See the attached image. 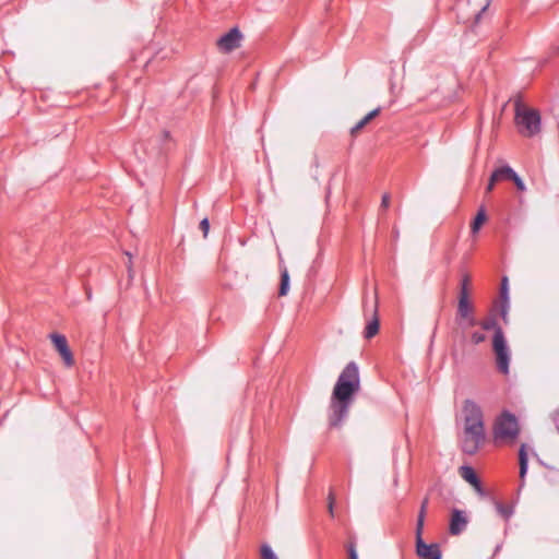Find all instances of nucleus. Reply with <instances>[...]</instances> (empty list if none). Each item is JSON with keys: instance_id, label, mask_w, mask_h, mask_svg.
I'll list each match as a JSON object with an SVG mask.
<instances>
[{"instance_id": "27", "label": "nucleus", "mask_w": 559, "mask_h": 559, "mask_svg": "<svg viewBox=\"0 0 559 559\" xmlns=\"http://www.w3.org/2000/svg\"><path fill=\"white\" fill-rule=\"evenodd\" d=\"M367 123H368V121L365 118L360 119L355 126L352 127L350 133L355 134L360 129H362Z\"/></svg>"}, {"instance_id": "12", "label": "nucleus", "mask_w": 559, "mask_h": 559, "mask_svg": "<svg viewBox=\"0 0 559 559\" xmlns=\"http://www.w3.org/2000/svg\"><path fill=\"white\" fill-rule=\"evenodd\" d=\"M500 296H501V308H500V316L502 320L507 323L508 322V311H509V286H508V277L504 276L501 281V287H500Z\"/></svg>"}, {"instance_id": "17", "label": "nucleus", "mask_w": 559, "mask_h": 559, "mask_svg": "<svg viewBox=\"0 0 559 559\" xmlns=\"http://www.w3.org/2000/svg\"><path fill=\"white\" fill-rule=\"evenodd\" d=\"M290 277L286 267L281 271V283L278 288L280 296H286L289 290Z\"/></svg>"}, {"instance_id": "7", "label": "nucleus", "mask_w": 559, "mask_h": 559, "mask_svg": "<svg viewBox=\"0 0 559 559\" xmlns=\"http://www.w3.org/2000/svg\"><path fill=\"white\" fill-rule=\"evenodd\" d=\"M416 552L421 559H442L439 544H426L423 539V531H416Z\"/></svg>"}, {"instance_id": "35", "label": "nucleus", "mask_w": 559, "mask_h": 559, "mask_svg": "<svg viewBox=\"0 0 559 559\" xmlns=\"http://www.w3.org/2000/svg\"><path fill=\"white\" fill-rule=\"evenodd\" d=\"M150 62H151V59H146V60H145V63H144V67H145V68H147V67H148V64H150Z\"/></svg>"}, {"instance_id": "29", "label": "nucleus", "mask_w": 559, "mask_h": 559, "mask_svg": "<svg viewBox=\"0 0 559 559\" xmlns=\"http://www.w3.org/2000/svg\"><path fill=\"white\" fill-rule=\"evenodd\" d=\"M200 228L202 229L204 237H206L209 229H210V222L207 218H203L200 222Z\"/></svg>"}, {"instance_id": "14", "label": "nucleus", "mask_w": 559, "mask_h": 559, "mask_svg": "<svg viewBox=\"0 0 559 559\" xmlns=\"http://www.w3.org/2000/svg\"><path fill=\"white\" fill-rule=\"evenodd\" d=\"M519 464H520V477L524 479L528 471V457L526 452V444H522L519 450Z\"/></svg>"}, {"instance_id": "38", "label": "nucleus", "mask_w": 559, "mask_h": 559, "mask_svg": "<svg viewBox=\"0 0 559 559\" xmlns=\"http://www.w3.org/2000/svg\"><path fill=\"white\" fill-rule=\"evenodd\" d=\"M557 429H558V431H559V426H557Z\"/></svg>"}, {"instance_id": "11", "label": "nucleus", "mask_w": 559, "mask_h": 559, "mask_svg": "<svg viewBox=\"0 0 559 559\" xmlns=\"http://www.w3.org/2000/svg\"><path fill=\"white\" fill-rule=\"evenodd\" d=\"M456 314L459 319L466 320L468 326L477 324L473 314V305L471 304L469 298L465 297V295L459 296Z\"/></svg>"}, {"instance_id": "20", "label": "nucleus", "mask_w": 559, "mask_h": 559, "mask_svg": "<svg viewBox=\"0 0 559 559\" xmlns=\"http://www.w3.org/2000/svg\"><path fill=\"white\" fill-rule=\"evenodd\" d=\"M496 510L497 512L503 516L507 521L511 519V516L514 514V508L513 506H504L501 502H496Z\"/></svg>"}, {"instance_id": "5", "label": "nucleus", "mask_w": 559, "mask_h": 559, "mask_svg": "<svg viewBox=\"0 0 559 559\" xmlns=\"http://www.w3.org/2000/svg\"><path fill=\"white\" fill-rule=\"evenodd\" d=\"M519 435V424L515 415L504 412L496 426V436L514 439Z\"/></svg>"}, {"instance_id": "16", "label": "nucleus", "mask_w": 559, "mask_h": 559, "mask_svg": "<svg viewBox=\"0 0 559 559\" xmlns=\"http://www.w3.org/2000/svg\"><path fill=\"white\" fill-rule=\"evenodd\" d=\"M489 4L490 2H486V4L480 8H473V12L471 15L462 17L463 22H469L473 19L474 23L478 24L480 22L483 14L487 11Z\"/></svg>"}, {"instance_id": "25", "label": "nucleus", "mask_w": 559, "mask_h": 559, "mask_svg": "<svg viewBox=\"0 0 559 559\" xmlns=\"http://www.w3.org/2000/svg\"><path fill=\"white\" fill-rule=\"evenodd\" d=\"M471 340L474 344H480L483 342H485L486 340V335L484 333H480V332H473L472 335H471Z\"/></svg>"}, {"instance_id": "33", "label": "nucleus", "mask_w": 559, "mask_h": 559, "mask_svg": "<svg viewBox=\"0 0 559 559\" xmlns=\"http://www.w3.org/2000/svg\"><path fill=\"white\" fill-rule=\"evenodd\" d=\"M472 486H473V487L477 490V492H479L480 495H483V493H484V491H483V486H481V481H480V479H479V478H478V483H477V485H472Z\"/></svg>"}, {"instance_id": "28", "label": "nucleus", "mask_w": 559, "mask_h": 559, "mask_svg": "<svg viewBox=\"0 0 559 559\" xmlns=\"http://www.w3.org/2000/svg\"><path fill=\"white\" fill-rule=\"evenodd\" d=\"M474 2H465V1H462V2H456V11L457 12H465L467 11V9L473 4Z\"/></svg>"}, {"instance_id": "36", "label": "nucleus", "mask_w": 559, "mask_h": 559, "mask_svg": "<svg viewBox=\"0 0 559 559\" xmlns=\"http://www.w3.org/2000/svg\"><path fill=\"white\" fill-rule=\"evenodd\" d=\"M128 271H129V276L131 277V271L132 270H131V265L130 264L128 265Z\"/></svg>"}, {"instance_id": "23", "label": "nucleus", "mask_w": 559, "mask_h": 559, "mask_svg": "<svg viewBox=\"0 0 559 559\" xmlns=\"http://www.w3.org/2000/svg\"><path fill=\"white\" fill-rule=\"evenodd\" d=\"M468 283H469L468 275H463L462 280H461V288H460L459 296L465 295V297H468Z\"/></svg>"}, {"instance_id": "32", "label": "nucleus", "mask_w": 559, "mask_h": 559, "mask_svg": "<svg viewBox=\"0 0 559 559\" xmlns=\"http://www.w3.org/2000/svg\"><path fill=\"white\" fill-rule=\"evenodd\" d=\"M390 204V197L388 193L383 194L382 195V199H381V207L383 209H386Z\"/></svg>"}, {"instance_id": "34", "label": "nucleus", "mask_w": 559, "mask_h": 559, "mask_svg": "<svg viewBox=\"0 0 559 559\" xmlns=\"http://www.w3.org/2000/svg\"><path fill=\"white\" fill-rule=\"evenodd\" d=\"M86 296H87V300H91V299H92V293H91V290H87V292H86Z\"/></svg>"}, {"instance_id": "21", "label": "nucleus", "mask_w": 559, "mask_h": 559, "mask_svg": "<svg viewBox=\"0 0 559 559\" xmlns=\"http://www.w3.org/2000/svg\"><path fill=\"white\" fill-rule=\"evenodd\" d=\"M480 326L483 330H486V331L493 330L495 333L497 332V329H501V326L498 325L495 317H490L487 320L480 322Z\"/></svg>"}, {"instance_id": "30", "label": "nucleus", "mask_w": 559, "mask_h": 559, "mask_svg": "<svg viewBox=\"0 0 559 559\" xmlns=\"http://www.w3.org/2000/svg\"><path fill=\"white\" fill-rule=\"evenodd\" d=\"M347 550H348L349 559H358V554H357L356 546L354 543L348 545Z\"/></svg>"}, {"instance_id": "6", "label": "nucleus", "mask_w": 559, "mask_h": 559, "mask_svg": "<svg viewBox=\"0 0 559 559\" xmlns=\"http://www.w3.org/2000/svg\"><path fill=\"white\" fill-rule=\"evenodd\" d=\"M498 178H506L512 180L518 190L524 191L526 189L523 179L511 168L510 166H503L497 168L490 176L489 182L486 187V190L489 192L493 189L495 182Z\"/></svg>"}, {"instance_id": "3", "label": "nucleus", "mask_w": 559, "mask_h": 559, "mask_svg": "<svg viewBox=\"0 0 559 559\" xmlns=\"http://www.w3.org/2000/svg\"><path fill=\"white\" fill-rule=\"evenodd\" d=\"M515 122L520 128V130L526 136H535L540 132V115L535 109H521V103L518 100L515 103Z\"/></svg>"}, {"instance_id": "31", "label": "nucleus", "mask_w": 559, "mask_h": 559, "mask_svg": "<svg viewBox=\"0 0 559 559\" xmlns=\"http://www.w3.org/2000/svg\"><path fill=\"white\" fill-rule=\"evenodd\" d=\"M380 112V107L369 111L364 118L369 122L371 119L377 117Z\"/></svg>"}, {"instance_id": "19", "label": "nucleus", "mask_w": 559, "mask_h": 559, "mask_svg": "<svg viewBox=\"0 0 559 559\" xmlns=\"http://www.w3.org/2000/svg\"><path fill=\"white\" fill-rule=\"evenodd\" d=\"M427 506H428V498H425L420 504V509L417 515V522H416V531H423L424 530V523H425V516L427 512Z\"/></svg>"}, {"instance_id": "4", "label": "nucleus", "mask_w": 559, "mask_h": 559, "mask_svg": "<svg viewBox=\"0 0 559 559\" xmlns=\"http://www.w3.org/2000/svg\"><path fill=\"white\" fill-rule=\"evenodd\" d=\"M492 347L497 358V367L503 374L509 373L510 349L502 329H497L493 334Z\"/></svg>"}, {"instance_id": "13", "label": "nucleus", "mask_w": 559, "mask_h": 559, "mask_svg": "<svg viewBox=\"0 0 559 559\" xmlns=\"http://www.w3.org/2000/svg\"><path fill=\"white\" fill-rule=\"evenodd\" d=\"M377 311L378 306L376 301L373 306V318L368 322L364 331V337L367 340L372 338L379 332L380 323Z\"/></svg>"}, {"instance_id": "8", "label": "nucleus", "mask_w": 559, "mask_h": 559, "mask_svg": "<svg viewBox=\"0 0 559 559\" xmlns=\"http://www.w3.org/2000/svg\"><path fill=\"white\" fill-rule=\"evenodd\" d=\"M241 40L242 34L240 29L237 26H235L230 28L227 33L222 35L217 39L216 45L221 51L230 52L241 45Z\"/></svg>"}, {"instance_id": "1", "label": "nucleus", "mask_w": 559, "mask_h": 559, "mask_svg": "<svg viewBox=\"0 0 559 559\" xmlns=\"http://www.w3.org/2000/svg\"><path fill=\"white\" fill-rule=\"evenodd\" d=\"M359 390L358 365L355 361H349L340 373L331 394L328 415L330 428L343 426Z\"/></svg>"}, {"instance_id": "24", "label": "nucleus", "mask_w": 559, "mask_h": 559, "mask_svg": "<svg viewBox=\"0 0 559 559\" xmlns=\"http://www.w3.org/2000/svg\"><path fill=\"white\" fill-rule=\"evenodd\" d=\"M334 501H335L334 492L331 489L329 492V496H328V502H329L328 508H329V513L331 516H334Z\"/></svg>"}, {"instance_id": "18", "label": "nucleus", "mask_w": 559, "mask_h": 559, "mask_svg": "<svg viewBox=\"0 0 559 559\" xmlns=\"http://www.w3.org/2000/svg\"><path fill=\"white\" fill-rule=\"evenodd\" d=\"M486 221V212L484 207H480L472 223L471 229L473 234H476L479 231L480 226Z\"/></svg>"}, {"instance_id": "15", "label": "nucleus", "mask_w": 559, "mask_h": 559, "mask_svg": "<svg viewBox=\"0 0 559 559\" xmlns=\"http://www.w3.org/2000/svg\"><path fill=\"white\" fill-rule=\"evenodd\" d=\"M460 475L462 478L471 485H477L478 476L475 469L469 465H463L460 467Z\"/></svg>"}, {"instance_id": "9", "label": "nucleus", "mask_w": 559, "mask_h": 559, "mask_svg": "<svg viewBox=\"0 0 559 559\" xmlns=\"http://www.w3.org/2000/svg\"><path fill=\"white\" fill-rule=\"evenodd\" d=\"M51 343L53 344L56 350L61 356L64 365L67 367H72L74 365V358L72 350L69 347L67 337L60 333H51L49 335Z\"/></svg>"}, {"instance_id": "10", "label": "nucleus", "mask_w": 559, "mask_h": 559, "mask_svg": "<svg viewBox=\"0 0 559 559\" xmlns=\"http://www.w3.org/2000/svg\"><path fill=\"white\" fill-rule=\"evenodd\" d=\"M468 523V519L464 511L460 509H453L451 512L449 532L453 536L462 534Z\"/></svg>"}, {"instance_id": "26", "label": "nucleus", "mask_w": 559, "mask_h": 559, "mask_svg": "<svg viewBox=\"0 0 559 559\" xmlns=\"http://www.w3.org/2000/svg\"><path fill=\"white\" fill-rule=\"evenodd\" d=\"M171 140V132L168 131V130H164L162 132V135L159 139H157L156 141L160 142V144L164 146V144H166L167 142H169Z\"/></svg>"}, {"instance_id": "22", "label": "nucleus", "mask_w": 559, "mask_h": 559, "mask_svg": "<svg viewBox=\"0 0 559 559\" xmlns=\"http://www.w3.org/2000/svg\"><path fill=\"white\" fill-rule=\"evenodd\" d=\"M261 557L262 559H278L269 544H263L261 546Z\"/></svg>"}, {"instance_id": "37", "label": "nucleus", "mask_w": 559, "mask_h": 559, "mask_svg": "<svg viewBox=\"0 0 559 559\" xmlns=\"http://www.w3.org/2000/svg\"><path fill=\"white\" fill-rule=\"evenodd\" d=\"M127 255H129V261L131 262V255H130V252H127Z\"/></svg>"}, {"instance_id": "2", "label": "nucleus", "mask_w": 559, "mask_h": 559, "mask_svg": "<svg viewBox=\"0 0 559 559\" xmlns=\"http://www.w3.org/2000/svg\"><path fill=\"white\" fill-rule=\"evenodd\" d=\"M464 431L461 440V450L474 455L486 440L484 415L480 406L467 399L463 404Z\"/></svg>"}]
</instances>
